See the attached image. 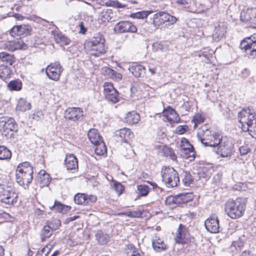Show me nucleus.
<instances>
[{
  "label": "nucleus",
  "instance_id": "obj_3",
  "mask_svg": "<svg viewBox=\"0 0 256 256\" xmlns=\"http://www.w3.org/2000/svg\"><path fill=\"white\" fill-rule=\"evenodd\" d=\"M238 118L244 131H248L256 123V113L249 108L242 110L238 114Z\"/></svg>",
  "mask_w": 256,
  "mask_h": 256
},
{
  "label": "nucleus",
  "instance_id": "obj_46",
  "mask_svg": "<svg viewBox=\"0 0 256 256\" xmlns=\"http://www.w3.org/2000/svg\"><path fill=\"white\" fill-rule=\"evenodd\" d=\"M150 14L148 11H142L136 13H134L131 14V17L136 18L144 19L146 18Z\"/></svg>",
  "mask_w": 256,
  "mask_h": 256
},
{
  "label": "nucleus",
  "instance_id": "obj_52",
  "mask_svg": "<svg viewBox=\"0 0 256 256\" xmlns=\"http://www.w3.org/2000/svg\"><path fill=\"white\" fill-rule=\"evenodd\" d=\"M64 206L60 202L56 201L54 205L50 207V209H56L58 212H62Z\"/></svg>",
  "mask_w": 256,
  "mask_h": 256
},
{
  "label": "nucleus",
  "instance_id": "obj_43",
  "mask_svg": "<svg viewBox=\"0 0 256 256\" xmlns=\"http://www.w3.org/2000/svg\"><path fill=\"white\" fill-rule=\"evenodd\" d=\"M162 152L166 156H169L173 160H176V156L172 148L166 146H164Z\"/></svg>",
  "mask_w": 256,
  "mask_h": 256
},
{
  "label": "nucleus",
  "instance_id": "obj_13",
  "mask_svg": "<svg viewBox=\"0 0 256 256\" xmlns=\"http://www.w3.org/2000/svg\"><path fill=\"white\" fill-rule=\"evenodd\" d=\"M182 142V144L181 146L180 149L181 156L186 159L189 158L190 160H194L195 158V152L192 146L186 139Z\"/></svg>",
  "mask_w": 256,
  "mask_h": 256
},
{
  "label": "nucleus",
  "instance_id": "obj_61",
  "mask_svg": "<svg viewBox=\"0 0 256 256\" xmlns=\"http://www.w3.org/2000/svg\"><path fill=\"white\" fill-rule=\"evenodd\" d=\"M14 17L18 20H22L24 19V16H22L18 14H15L14 15Z\"/></svg>",
  "mask_w": 256,
  "mask_h": 256
},
{
  "label": "nucleus",
  "instance_id": "obj_17",
  "mask_svg": "<svg viewBox=\"0 0 256 256\" xmlns=\"http://www.w3.org/2000/svg\"><path fill=\"white\" fill-rule=\"evenodd\" d=\"M177 232L175 238L176 242L184 244L188 243L190 240V234L186 228L182 224L179 225Z\"/></svg>",
  "mask_w": 256,
  "mask_h": 256
},
{
  "label": "nucleus",
  "instance_id": "obj_30",
  "mask_svg": "<svg viewBox=\"0 0 256 256\" xmlns=\"http://www.w3.org/2000/svg\"><path fill=\"white\" fill-rule=\"evenodd\" d=\"M125 118L126 122L130 124H138L140 119V114L134 111L128 112Z\"/></svg>",
  "mask_w": 256,
  "mask_h": 256
},
{
  "label": "nucleus",
  "instance_id": "obj_44",
  "mask_svg": "<svg viewBox=\"0 0 256 256\" xmlns=\"http://www.w3.org/2000/svg\"><path fill=\"white\" fill-rule=\"evenodd\" d=\"M22 84L18 80L10 81L8 84V86L11 90H19L22 88Z\"/></svg>",
  "mask_w": 256,
  "mask_h": 256
},
{
  "label": "nucleus",
  "instance_id": "obj_50",
  "mask_svg": "<svg viewBox=\"0 0 256 256\" xmlns=\"http://www.w3.org/2000/svg\"><path fill=\"white\" fill-rule=\"evenodd\" d=\"M152 49L154 52L159 50L162 51L164 50V46L159 42H156L152 44Z\"/></svg>",
  "mask_w": 256,
  "mask_h": 256
},
{
  "label": "nucleus",
  "instance_id": "obj_54",
  "mask_svg": "<svg viewBox=\"0 0 256 256\" xmlns=\"http://www.w3.org/2000/svg\"><path fill=\"white\" fill-rule=\"evenodd\" d=\"M106 74L108 75L110 78H112L114 70L110 68H106L104 70Z\"/></svg>",
  "mask_w": 256,
  "mask_h": 256
},
{
  "label": "nucleus",
  "instance_id": "obj_47",
  "mask_svg": "<svg viewBox=\"0 0 256 256\" xmlns=\"http://www.w3.org/2000/svg\"><path fill=\"white\" fill-rule=\"evenodd\" d=\"M204 117L200 114H196L194 116L192 122H194V128H196L198 124L203 122L204 121Z\"/></svg>",
  "mask_w": 256,
  "mask_h": 256
},
{
  "label": "nucleus",
  "instance_id": "obj_60",
  "mask_svg": "<svg viewBox=\"0 0 256 256\" xmlns=\"http://www.w3.org/2000/svg\"><path fill=\"white\" fill-rule=\"evenodd\" d=\"M186 130V128L184 126H180L177 128V130L180 134H184Z\"/></svg>",
  "mask_w": 256,
  "mask_h": 256
},
{
  "label": "nucleus",
  "instance_id": "obj_8",
  "mask_svg": "<svg viewBox=\"0 0 256 256\" xmlns=\"http://www.w3.org/2000/svg\"><path fill=\"white\" fill-rule=\"evenodd\" d=\"M217 153L222 157L225 158L230 156L234 152L232 144L227 140L226 138H222L220 141Z\"/></svg>",
  "mask_w": 256,
  "mask_h": 256
},
{
  "label": "nucleus",
  "instance_id": "obj_40",
  "mask_svg": "<svg viewBox=\"0 0 256 256\" xmlns=\"http://www.w3.org/2000/svg\"><path fill=\"white\" fill-rule=\"evenodd\" d=\"M12 71L10 68L4 65L0 66V78L2 80L9 78Z\"/></svg>",
  "mask_w": 256,
  "mask_h": 256
},
{
  "label": "nucleus",
  "instance_id": "obj_14",
  "mask_svg": "<svg viewBox=\"0 0 256 256\" xmlns=\"http://www.w3.org/2000/svg\"><path fill=\"white\" fill-rule=\"evenodd\" d=\"M204 226L208 231L212 233L219 232V220L216 214H212L204 222Z\"/></svg>",
  "mask_w": 256,
  "mask_h": 256
},
{
  "label": "nucleus",
  "instance_id": "obj_58",
  "mask_svg": "<svg viewBox=\"0 0 256 256\" xmlns=\"http://www.w3.org/2000/svg\"><path fill=\"white\" fill-rule=\"evenodd\" d=\"M80 30L79 33L84 34L86 31V28L84 27V23L81 22L79 24Z\"/></svg>",
  "mask_w": 256,
  "mask_h": 256
},
{
  "label": "nucleus",
  "instance_id": "obj_9",
  "mask_svg": "<svg viewBox=\"0 0 256 256\" xmlns=\"http://www.w3.org/2000/svg\"><path fill=\"white\" fill-rule=\"evenodd\" d=\"M104 93L108 101L114 104L118 101V92L111 82H105L104 84Z\"/></svg>",
  "mask_w": 256,
  "mask_h": 256
},
{
  "label": "nucleus",
  "instance_id": "obj_5",
  "mask_svg": "<svg viewBox=\"0 0 256 256\" xmlns=\"http://www.w3.org/2000/svg\"><path fill=\"white\" fill-rule=\"evenodd\" d=\"M104 42L105 39L101 34H96L89 42L90 54L96 56L104 54L106 52Z\"/></svg>",
  "mask_w": 256,
  "mask_h": 256
},
{
  "label": "nucleus",
  "instance_id": "obj_26",
  "mask_svg": "<svg viewBox=\"0 0 256 256\" xmlns=\"http://www.w3.org/2000/svg\"><path fill=\"white\" fill-rule=\"evenodd\" d=\"M50 181V177L49 174L44 170H41L38 173V182L40 187L48 186Z\"/></svg>",
  "mask_w": 256,
  "mask_h": 256
},
{
  "label": "nucleus",
  "instance_id": "obj_48",
  "mask_svg": "<svg viewBox=\"0 0 256 256\" xmlns=\"http://www.w3.org/2000/svg\"><path fill=\"white\" fill-rule=\"evenodd\" d=\"M114 188L118 195L121 194L124 190L123 186L120 183L116 182H114Z\"/></svg>",
  "mask_w": 256,
  "mask_h": 256
},
{
  "label": "nucleus",
  "instance_id": "obj_19",
  "mask_svg": "<svg viewBox=\"0 0 256 256\" xmlns=\"http://www.w3.org/2000/svg\"><path fill=\"white\" fill-rule=\"evenodd\" d=\"M26 44L20 38H16L14 40L8 41L4 44V48L9 51L24 48Z\"/></svg>",
  "mask_w": 256,
  "mask_h": 256
},
{
  "label": "nucleus",
  "instance_id": "obj_2",
  "mask_svg": "<svg viewBox=\"0 0 256 256\" xmlns=\"http://www.w3.org/2000/svg\"><path fill=\"white\" fill-rule=\"evenodd\" d=\"M33 168L28 162H22L16 169V182L22 186H28L32 180Z\"/></svg>",
  "mask_w": 256,
  "mask_h": 256
},
{
  "label": "nucleus",
  "instance_id": "obj_62",
  "mask_svg": "<svg viewBox=\"0 0 256 256\" xmlns=\"http://www.w3.org/2000/svg\"><path fill=\"white\" fill-rule=\"evenodd\" d=\"M79 218V216H70V218H68L66 220L69 222H72L73 220H76L77 218Z\"/></svg>",
  "mask_w": 256,
  "mask_h": 256
},
{
  "label": "nucleus",
  "instance_id": "obj_15",
  "mask_svg": "<svg viewBox=\"0 0 256 256\" xmlns=\"http://www.w3.org/2000/svg\"><path fill=\"white\" fill-rule=\"evenodd\" d=\"M2 125V134L6 136L10 134L9 132L17 130V124L14 118H4L0 121Z\"/></svg>",
  "mask_w": 256,
  "mask_h": 256
},
{
  "label": "nucleus",
  "instance_id": "obj_28",
  "mask_svg": "<svg viewBox=\"0 0 256 256\" xmlns=\"http://www.w3.org/2000/svg\"><path fill=\"white\" fill-rule=\"evenodd\" d=\"M88 138L92 144H98L102 140L98 130L95 128H91L88 133Z\"/></svg>",
  "mask_w": 256,
  "mask_h": 256
},
{
  "label": "nucleus",
  "instance_id": "obj_55",
  "mask_svg": "<svg viewBox=\"0 0 256 256\" xmlns=\"http://www.w3.org/2000/svg\"><path fill=\"white\" fill-rule=\"evenodd\" d=\"M239 150L241 155H245L248 152L250 149L246 146H242L240 148Z\"/></svg>",
  "mask_w": 256,
  "mask_h": 256
},
{
  "label": "nucleus",
  "instance_id": "obj_38",
  "mask_svg": "<svg viewBox=\"0 0 256 256\" xmlns=\"http://www.w3.org/2000/svg\"><path fill=\"white\" fill-rule=\"evenodd\" d=\"M94 145L95 146L94 152L97 155H104L106 153V146L102 140L100 141V142H98V144H94Z\"/></svg>",
  "mask_w": 256,
  "mask_h": 256
},
{
  "label": "nucleus",
  "instance_id": "obj_12",
  "mask_svg": "<svg viewBox=\"0 0 256 256\" xmlns=\"http://www.w3.org/2000/svg\"><path fill=\"white\" fill-rule=\"evenodd\" d=\"M66 120L76 122L82 120L84 117V112L80 108H68L64 112Z\"/></svg>",
  "mask_w": 256,
  "mask_h": 256
},
{
  "label": "nucleus",
  "instance_id": "obj_41",
  "mask_svg": "<svg viewBox=\"0 0 256 256\" xmlns=\"http://www.w3.org/2000/svg\"><path fill=\"white\" fill-rule=\"evenodd\" d=\"M96 240L100 244H104L108 241V236L106 234H104L100 231L96 232Z\"/></svg>",
  "mask_w": 256,
  "mask_h": 256
},
{
  "label": "nucleus",
  "instance_id": "obj_29",
  "mask_svg": "<svg viewBox=\"0 0 256 256\" xmlns=\"http://www.w3.org/2000/svg\"><path fill=\"white\" fill-rule=\"evenodd\" d=\"M175 196L176 205L187 203L193 198L191 193H182Z\"/></svg>",
  "mask_w": 256,
  "mask_h": 256
},
{
  "label": "nucleus",
  "instance_id": "obj_10",
  "mask_svg": "<svg viewBox=\"0 0 256 256\" xmlns=\"http://www.w3.org/2000/svg\"><path fill=\"white\" fill-rule=\"evenodd\" d=\"M63 70L58 62L50 64L46 68V74L48 77L54 80H58Z\"/></svg>",
  "mask_w": 256,
  "mask_h": 256
},
{
  "label": "nucleus",
  "instance_id": "obj_7",
  "mask_svg": "<svg viewBox=\"0 0 256 256\" xmlns=\"http://www.w3.org/2000/svg\"><path fill=\"white\" fill-rule=\"evenodd\" d=\"M240 47L244 50L250 58H254L256 56V34L244 40L240 43Z\"/></svg>",
  "mask_w": 256,
  "mask_h": 256
},
{
  "label": "nucleus",
  "instance_id": "obj_27",
  "mask_svg": "<svg viewBox=\"0 0 256 256\" xmlns=\"http://www.w3.org/2000/svg\"><path fill=\"white\" fill-rule=\"evenodd\" d=\"M128 70L136 77H140L144 73L145 68L144 66L136 63L132 64L128 68Z\"/></svg>",
  "mask_w": 256,
  "mask_h": 256
},
{
  "label": "nucleus",
  "instance_id": "obj_1",
  "mask_svg": "<svg viewBox=\"0 0 256 256\" xmlns=\"http://www.w3.org/2000/svg\"><path fill=\"white\" fill-rule=\"evenodd\" d=\"M246 206V200L238 198L236 200H228L225 204V211L232 218H240L243 216Z\"/></svg>",
  "mask_w": 256,
  "mask_h": 256
},
{
  "label": "nucleus",
  "instance_id": "obj_23",
  "mask_svg": "<svg viewBox=\"0 0 256 256\" xmlns=\"http://www.w3.org/2000/svg\"><path fill=\"white\" fill-rule=\"evenodd\" d=\"M197 136L202 144L204 142H209L210 138H213L211 131L206 126H203L198 130Z\"/></svg>",
  "mask_w": 256,
  "mask_h": 256
},
{
  "label": "nucleus",
  "instance_id": "obj_63",
  "mask_svg": "<svg viewBox=\"0 0 256 256\" xmlns=\"http://www.w3.org/2000/svg\"><path fill=\"white\" fill-rule=\"evenodd\" d=\"M177 2L178 4L184 6L187 5L188 4V2L186 0H178Z\"/></svg>",
  "mask_w": 256,
  "mask_h": 256
},
{
  "label": "nucleus",
  "instance_id": "obj_31",
  "mask_svg": "<svg viewBox=\"0 0 256 256\" xmlns=\"http://www.w3.org/2000/svg\"><path fill=\"white\" fill-rule=\"evenodd\" d=\"M152 246L154 250L158 252L164 251L168 248L167 246L164 244V241L160 238H157L153 240Z\"/></svg>",
  "mask_w": 256,
  "mask_h": 256
},
{
  "label": "nucleus",
  "instance_id": "obj_21",
  "mask_svg": "<svg viewBox=\"0 0 256 256\" xmlns=\"http://www.w3.org/2000/svg\"><path fill=\"white\" fill-rule=\"evenodd\" d=\"M31 32V28L28 25L15 26L11 30L10 34L14 35L26 36Z\"/></svg>",
  "mask_w": 256,
  "mask_h": 256
},
{
  "label": "nucleus",
  "instance_id": "obj_64",
  "mask_svg": "<svg viewBox=\"0 0 256 256\" xmlns=\"http://www.w3.org/2000/svg\"><path fill=\"white\" fill-rule=\"evenodd\" d=\"M240 256H252V254L248 251H244Z\"/></svg>",
  "mask_w": 256,
  "mask_h": 256
},
{
  "label": "nucleus",
  "instance_id": "obj_35",
  "mask_svg": "<svg viewBox=\"0 0 256 256\" xmlns=\"http://www.w3.org/2000/svg\"><path fill=\"white\" fill-rule=\"evenodd\" d=\"M112 12L110 9L103 10L99 14L98 18L102 22H109L112 17Z\"/></svg>",
  "mask_w": 256,
  "mask_h": 256
},
{
  "label": "nucleus",
  "instance_id": "obj_34",
  "mask_svg": "<svg viewBox=\"0 0 256 256\" xmlns=\"http://www.w3.org/2000/svg\"><path fill=\"white\" fill-rule=\"evenodd\" d=\"M212 136L213 138H209V142L208 141L204 142V145L205 146L215 147L220 144V141L222 138V136L218 134H212Z\"/></svg>",
  "mask_w": 256,
  "mask_h": 256
},
{
  "label": "nucleus",
  "instance_id": "obj_32",
  "mask_svg": "<svg viewBox=\"0 0 256 256\" xmlns=\"http://www.w3.org/2000/svg\"><path fill=\"white\" fill-rule=\"evenodd\" d=\"M226 33V29L224 26H218L216 28L212 36L215 40L218 41L224 36Z\"/></svg>",
  "mask_w": 256,
  "mask_h": 256
},
{
  "label": "nucleus",
  "instance_id": "obj_42",
  "mask_svg": "<svg viewBox=\"0 0 256 256\" xmlns=\"http://www.w3.org/2000/svg\"><path fill=\"white\" fill-rule=\"evenodd\" d=\"M182 177V182L186 186H189L193 182L192 177L189 172H184Z\"/></svg>",
  "mask_w": 256,
  "mask_h": 256
},
{
  "label": "nucleus",
  "instance_id": "obj_36",
  "mask_svg": "<svg viewBox=\"0 0 256 256\" xmlns=\"http://www.w3.org/2000/svg\"><path fill=\"white\" fill-rule=\"evenodd\" d=\"M30 104L25 99L22 98L18 100L16 106V110H18L25 112L30 110Z\"/></svg>",
  "mask_w": 256,
  "mask_h": 256
},
{
  "label": "nucleus",
  "instance_id": "obj_49",
  "mask_svg": "<svg viewBox=\"0 0 256 256\" xmlns=\"http://www.w3.org/2000/svg\"><path fill=\"white\" fill-rule=\"evenodd\" d=\"M142 212L140 210L128 211L126 212V216L132 218H139L142 216Z\"/></svg>",
  "mask_w": 256,
  "mask_h": 256
},
{
  "label": "nucleus",
  "instance_id": "obj_33",
  "mask_svg": "<svg viewBox=\"0 0 256 256\" xmlns=\"http://www.w3.org/2000/svg\"><path fill=\"white\" fill-rule=\"evenodd\" d=\"M52 32L56 42L57 43H60L65 45H68L70 44V40L62 33L58 32L56 31H52Z\"/></svg>",
  "mask_w": 256,
  "mask_h": 256
},
{
  "label": "nucleus",
  "instance_id": "obj_53",
  "mask_svg": "<svg viewBox=\"0 0 256 256\" xmlns=\"http://www.w3.org/2000/svg\"><path fill=\"white\" fill-rule=\"evenodd\" d=\"M110 5L116 8H122L126 6L125 4L119 2L118 1H111Z\"/></svg>",
  "mask_w": 256,
  "mask_h": 256
},
{
  "label": "nucleus",
  "instance_id": "obj_25",
  "mask_svg": "<svg viewBox=\"0 0 256 256\" xmlns=\"http://www.w3.org/2000/svg\"><path fill=\"white\" fill-rule=\"evenodd\" d=\"M164 116L166 117L167 120L170 123H178L180 120V118L176 112L170 108L164 111Z\"/></svg>",
  "mask_w": 256,
  "mask_h": 256
},
{
  "label": "nucleus",
  "instance_id": "obj_16",
  "mask_svg": "<svg viewBox=\"0 0 256 256\" xmlns=\"http://www.w3.org/2000/svg\"><path fill=\"white\" fill-rule=\"evenodd\" d=\"M96 196L94 195L88 196L85 194L78 193L74 196V202L78 204L86 205L90 202H94L96 200Z\"/></svg>",
  "mask_w": 256,
  "mask_h": 256
},
{
  "label": "nucleus",
  "instance_id": "obj_6",
  "mask_svg": "<svg viewBox=\"0 0 256 256\" xmlns=\"http://www.w3.org/2000/svg\"><path fill=\"white\" fill-rule=\"evenodd\" d=\"M161 176L162 182L168 187H175L180 182L178 174L173 168L166 166L162 168Z\"/></svg>",
  "mask_w": 256,
  "mask_h": 256
},
{
  "label": "nucleus",
  "instance_id": "obj_57",
  "mask_svg": "<svg viewBox=\"0 0 256 256\" xmlns=\"http://www.w3.org/2000/svg\"><path fill=\"white\" fill-rule=\"evenodd\" d=\"M249 134L252 138H256V123L254 126L250 129Z\"/></svg>",
  "mask_w": 256,
  "mask_h": 256
},
{
  "label": "nucleus",
  "instance_id": "obj_11",
  "mask_svg": "<svg viewBox=\"0 0 256 256\" xmlns=\"http://www.w3.org/2000/svg\"><path fill=\"white\" fill-rule=\"evenodd\" d=\"M177 18L165 12H160L154 14V22L156 24L162 25L166 22H168L170 25L175 24Z\"/></svg>",
  "mask_w": 256,
  "mask_h": 256
},
{
  "label": "nucleus",
  "instance_id": "obj_4",
  "mask_svg": "<svg viewBox=\"0 0 256 256\" xmlns=\"http://www.w3.org/2000/svg\"><path fill=\"white\" fill-rule=\"evenodd\" d=\"M18 194L11 186L0 184V202L8 205L17 202Z\"/></svg>",
  "mask_w": 256,
  "mask_h": 256
},
{
  "label": "nucleus",
  "instance_id": "obj_22",
  "mask_svg": "<svg viewBox=\"0 0 256 256\" xmlns=\"http://www.w3.org/2000/svg\"><path fill=\"white\" fill-rule=\"evenodd\" d=\"M116 134L120 138L122 142L128 143L134 137V134L129 128H122L116 132Z\"/></svg>",
  "mask_w": 256,
  "mask_h": 256
},
{
  "label": "nucleus",
  "instance_id": "obj_39",
  "mask_svg": "<svg viewBox=\"0 0 256 256\" xmlns=\"http://www.w3.org/2000/svg\"><path fill=\"white\" fill-rule=\"evenodd\" d=\"M52 230L49 226H44L41 231L40 237L42 242L44 241L46 238L51 236Z\"/></svg>",
  "mask_w": 256,
  "mask_h": 256
},
{
  "label": "nucleus",
  "instance_id": "obj_45",
  "mask_svg": "<svg viewBox=\"0 0 256 256\" xmlns=\"http://www.w3.org/2000/svg\"><path fill=\"white\" fill-rule=\"evenodd\" d=\"M137 190L142 196H146L149 192V187L146 185H138Z\"/></svg>",
  "mask_w": 256,
  "mask_h": 256
},
{
  "label": "nucleus",
  "instance_id": "obj_59",
  "mask_svg": "<svg viewBox=\"0 0 256 256\" xmlns=\"http://www.w3.org/2000/svg\"><path fill=\"white\" fill-rule=\"evenodd\" d=\"M122 78V74L120 73H118L114 71V77L112 79L115 80H116L119 81L121 80Z\"/></svg>",
  "mask_w": 256,
  "mask_h": 256
},
{
  "label": "nucleus",
  "instance_id": "obj_20",
  "mask_svg": "<svg viewBox=\"0 0 256 256\" xmlns=\"http://www.w3.org/2000/svg\"><path fill=\"white\" fill-rule=\"evenodd\" d=\"M240 19L246 22H250L252 24L256 23V8H248L242 10L240 14Z\"/></svg>",
  "mask_w": 256,
  "mask_h": 256
},
{
  "label": "nucleus",
  "instance_id": "obj_51",
  "mask_svg": "<svg viewBox=\"0 0 256 256\" xmlns=\"http://www.w3.org/2000/svg\"><path fill=\"white\" fill-rule=\"evenodd\" d=\"M165 202L166 204L172 206L174 204H176V198L175 196H170L166 198Z\"/></svg>",
  "mask_w": 256,
  "mask_h": 256
},
{
  "label": "nucleus",
  "instance_id": "obj_24",
  "mask_svg": "<svg viewBox=\"0 0 256 256\" xmlns=\"http://www.w3.org/2000/svg\"><path fill=\"white\" fill-rule=\"evenodd\" d=\"M64 162L65 165L68 170H76L78 168V160L73 154L66 155Z\"/></svg>",
  "mask_w": 256,
  "mask_h": 256
},
{
  "label": "nucleus",
  "instance_id": "obj_18",
  "mask_svg": "<svg viewBox=\"0 0 256 256\" xmlns=\"http://www.w3.org/2000/svg\"><path fill=\"white\" fill-rule=\"evenodd\" d=\"M114 30L120 33L130 32H136L137 28L132 22L128 21L121 22L118 23L114 28Z\"/></svg>",
  "mask_w": 256,
  "mask_h": 256
},
{
  "label": "nucleus",
  "instance_id": "obj_56",
  "mask_svg": "<svg viewBox=\"0 0 256 256\" xmlns=\"http://www.w3.org/2000/svg\"><path fill=\"white\" fill-rule=\"evenodd\" d=\"M52 248V246L50 244L46 245L45 247L43 248L40 252V254H42V253L46 251V254H45L44 256H47L49 252L50 251V249Z\"/></svg>",
  "mask_w": 256,
  "mask_h": 256
},
{
  "label": "nucleus",
  "instance_id": "obj_37",
  "mask_svg": "<svg viewBox=\"0 0 256 256\" xmlns=\"http://www.w3.org/2000/svg\"><path fill=\"white\" fill-rule=\"evenodd\" d=\"M11 156V151L6 146H0V160H10Z\"/></svg>",
  "mask_w": 256,
  "mask_h": 256
}]
</instances>
